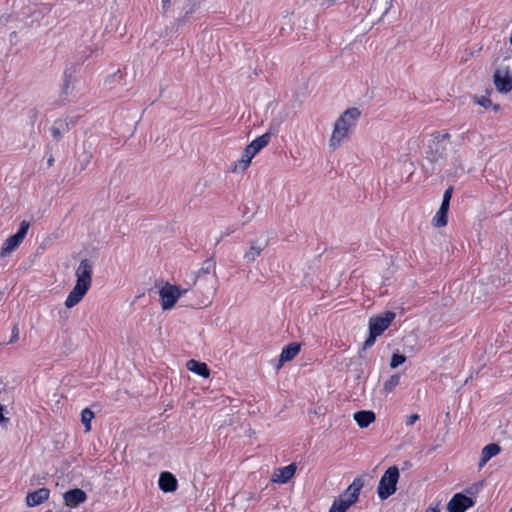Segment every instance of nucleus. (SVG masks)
<instances>
[{"label": "nucleus", "instance_id": "1", "mask_svg": "<svg viewBox=\"0 0 512 512\" xmlns=\"http://www.w3.org/2000/svg\"><path fill=\"white\" fill-rule=\"evenodd\" d=\"M160 9L166 28L184 29L193 15L202 9L201 0H161Z\"/></svg>", "mask_w": 512, "mask_h": 512}, {"label": "nucleus", "instance_id": "2", "mask_svg": "<svg viewBox=\"0 0 512 512\" xmlns=\"http://www.w3.org/2000/svg\"><path fill=\"white\" fill-rule=\"evenodd\" d=\"M361 112L358 108L352 107L347 109L335 121L332 135L329 139V146L333 150L339 148L341 143L348 138L351 129L356 125Z\"/></svg>", "mask_w": 512, "mask_h": 512}, {"label": "nucleus", "instance_id": "3", "mask_svg": "<svg viewBox=\"0 0 512 512\" xmlns=\"http://www.w3.org/2000/svg\"><path fill=\"white\" fill-rule=\"evenodd\" d=\"M426 149V159L431 163H437L444 159L447 154V147L451 135L448 132H434Z\"/></svg>", "mask_w": 512, "mask_h": 512}, {"label": "nucleus", "instance_id": "4", "mask_svg": "<svg viewBox=\"0 0 512 512\" xmlns=\"http://www.w3.org/2000/svg\"><path fill=\"white\" fill-rule=\"evenodd\" d=\"M393 0H373L367 15L363 18V28L372 29L380 23L392 7Z\"/></svg>", "mask_w": 512, "mask_h": 512}, {"label": "nucleus", "instance_id": "5", "mask_svg": "<svg viewBox=\"0 0 512 512\" xmlns=\"http://www.w3.org/2000/svg\"><path fill=\"white\" fill-rule=\"evenodd\" d=\"M398 479L399 469L397 466H391L384 472L377 488V494L381 500H386L396 492Z\"/></svg>", "mask_w": 512, "mask_h": 512}, {"label": "nucleus", "instance_id": "6", "mask_svg": "<svg viewBox=\"0 0 512 512\" xmlns=\"http://www.w3.org/2000/svg\"><path fill=\"white\" fill-rule=\"evenodd\" d=\"M279 128V122H272L266 133L254 139L250 144H248L245 147V149L247 150V154L255 156L258 152H260L264 147L268 145V143L271 140V137L279 132Z\"/></svg>", "mask_w": 512, "mask_h": 512}, {"label": "nucleus", "instance_id": "7", "mask_svg": "<svg viewBox=\"0 0 512 512\" xmlns=\"http://www.w3.org/2000/svg\"><path fill=\"white\" fill-rule=\"evenodd\" d=\"M187 289L182 290L177 285H171L166 283L159 291V295L161 298V306L163 310L171 309L180 296L185 293Z\"/></svg>", "mask_w": 512, "mask_h": 512}, {"label": "nucleus", "instance_id": "8", "mask_svg": "<svg viewBox=\"0 0 512 512\" xmlns=\"http://www.w3.org/2000/svg\"><path fill=\"white\" fill-rule=\"evenodd\" d=\"M493 82L500 93H509L512 90V72L509 67H498L494 72Z\"/></svg>", "mask_w": 512, "mask_h": 512}, {"label": "nucleus", "instance_id": "9", "mask_svg": "<svg viewBox=\"0 0 512 512\" xmlns=\"http://www.w3.org/2000/svg\"><path fill=\"white\" fill-rule=\"evenodd\" d=\"M92 265L88 259H83L76 269V286L89 290L92 282Z\"/></svg>", "mask_w": 512, "mask_h": 512}, {"label": "nucleus", "instance_id": "10", "mask_svg": "<svg viewBox=\"0 0 512 512\" xmlns=\"http://www.w3.org/2000/svg\"><path fill=\"white\" fill-rule=\"evenodd\" d=\"M396 314L392 311H387L369 320V331L380 336L395 319Z\"/></svg>", "mask_w": 512, "mask_h": 512}, {"label": "nucleus", "instance_id": "11", "mask_svg": "<svg viewBox=\"0 0 512 512\" xmlns=\"http://www.w3.org/2000/svg\"><path fill=\"white\" fill-rule=\"evenodd\" d=\"M475 505V501L462 493H456L447 505L449 512H465Z\"/></svg>", "mask_w": 512, "mask_h": 512}, {"label": "nucleus", "instance_id": "12", "mask_svg": "<svg viewBox=\"0 0 512 512\" xmlns=\"http://www.w3.org/2000/svg\"><path fill=\"white\" fill-rule=\"evenodd\" d=\"M63 498L67 506L75 508L86 501L87 494L80 488H74L66 491Z\"/></svg>", "mask_w": 512, "mask_h": 512}, {"label": "nucleus", "instance_id": "13", "mask_svg": "<svg viewBox=\"0 0 512 512\" xmlns=\"http://www.w3.org/2000/svg\"><path fill=\"white\" fill-rule=\"evenodd\" d=\"M79 64L78 63H70L67 64L66 69L63 75V87H62V95L65 98L70 94V85L75 82V74L78 72Z\"/></svg>", "mask_w": 512, "mask_h": 512}, {"label": "nucleus", "instance_id": "14", "mask_svg": "<svg viewBox=\"0 0 512 512\" xmlns=\"http://www.w3.org/2000/svg\"><path fill=\"white\" fill-rule=\"evenodd\" d=\"M362 357L363 356L360 352L359 356L350 358L349 362L347 363L348 372L351 373L357 383H360L365 379L364 370L362 367Z\"/></svg>", "mask_w": 512, "mask_h": 512}, {"label": "nucleus", "instance_id": "15", "mask_svg": "<svg viewBox=\"0 0 512 512\" xmlns=\"http://www.w3.org/2000/svg\"><path fill=\"white\" fill-rule=\"evenodd\" d=\"M268 241L259 242L254 240L250 242L249 250L244 254L243 258L247 264L253 263L259 257L262 251L267 247Z\"/></svg>", "mask_w": 512, "mask_h": 512}, {"label": "nucleus", "instance_id": "16", "mask_svg": "<svg viewBox=\"0 0 512 512\" xmlns=\"http://www.w3.org/2000/svg\"><path fill=\"white\" fill-rule=\"evenodd\" d=\"M300 351V344L293 342L282 349L276 369L279 370L285 362L291 361Z\"/></svg>", "mask_w": 512, "mask_h": 512}, {"label": "nucleus", "instance_id": "17", "mask_svg": "<svg viewBox=\"0 0 512 512\" xmlns=\"http://www.w3.org/2000/svg\"><path fill=\"white\" fill-rule=\"evenodd\" d=\"M50 495V490L48 488H39L33 492H30L26 496V504L29 507H34L45 502Z\"/></svg>", "mask_w": 512, "mask_h": 512}, {"label": "nucleus", "instance_id": "18", "mask_svg": "<svg viewBox=\"0 0 512 512\" xmlns=\"http://www.w3.org/2000/svg\"><path fill=\"white\" fill-rule=\"evenodd\" d=\"M158 485L163 492H174L178 482L172 473L165 471L160 474Z\"/></svg>", "mask_w": 512, "mask_h": 512}, {"label": "nucleus", "instance_id": "19", "mask_svg": "<svg viewBox=\"0 0 512 512\" xmlns=\"http://www.w3.org/2000/svg\"><path fill=\"white\" fill-rule=\"evenodd\" d=\"M364 486L362 477H356L348 488L340 496H348L347 500L356 502L358 500L361 489Z\"/></svg>", "mask_w": 512, "mask_h": 512}, {"label": "nucleus", "instance_id": "20", "mask_svg": "<svg viewBox=\"0 0 512 512\" xmlns=\"http://www.w3.org/2000/svg\"><path fill=\"white\" fill-rule=\"evenodd\" d=\"M216 263L213 258L204 261L202 267L199 269L194 277V284L200 283L202 278L211 275V279L215 278Z\"/></svg>", "mask_w": 512, "mask_h": 512}, {"label": "nucleus", "instance_id": "21", "mask_svg": "<svg viewBox=\"0 0 512 512\" xmlns=\"http://www.w3.org/2000/svg\"><path fill=\"white\" fill-rule=\"evenodd\" d=\"M295 472L296 465L294 463L278 468L273 475V481L276 483H287L293 477Z\"/></svg>", "mask_w": 512, "mask_h": 512}, {"label": "nucleus", "instance_id": "22", "mask_svg": "<svg viewBox=\"0 0 512 512\" xmlns=\"http://www.w3.org/2000/svg\"><path fill=\"white\" fill-rule=\"evenodd\" d=\"M375 419V413L371 410H360L354 414V420L360 428L368 427Z\"/></svg>", "mask_w": 512, "mask_h": 512}, {"label": "nucleus", "instance_id": "23", "mask_svg": "<svg viewBox=\"0 0 512 512\" xmlns=\"http://www.w3.org/2000/svg\"><path fill=\"white\" fill-rule=\"evenodd\" d=\"M86 293H87V290L75 285L74 288L69 292V294L65 300V306L67 308L74 307L83 299V297L86 295Z\"/></svg>", "mask_w": 512, "mask_h": 512}, {"label": "nucleus", "instance_id": "24", "mask_svg": "<svg viewBox=\"0 0 512 512\" xmlns=\"http://www.w3.org/2000/svg\"><path fill=\"white\" fill-rule=\"evenodd\" d=\"M501 448L496 443H490L486 445L481 452V457L479 460V467H483L492 457L499 454Z\"/></svg>", "mask_w": 512, "mask_h": 512}, {"label": "nucleus", "instance_id": "25", "mask_svg": "<svg viewBox=\"0 0 512 512\" xmlns=\"http://www.w3.org/2000/svg\"><path fill=\"white\" fill-rule=\"evenodd\" d=\"M187 369L201 377L208 378L210 370L206 363L191 359L186 364Z\"/></svg>", "mask_w": 512, "mask_h": 512}, {"label": "nucleus", "instance_id": "26", "mask_svg": "<svg viewBox=\"0 0 512 512\" xmlns=\"http://www.w3.org/2000/svg\"><path fill=\"white\" fill-rule=\"evenodd\" d=\"M21 243H22V240L16 234L11 235L3 243L1 250H0V257H5V256L9 255Z\"/></svg>", "mask_w": 512, "mask_h": 512}, {"label": "nucleus", "instance_id": "27", "mask_svg": "<svg viewBox=\"0 0 512 512\" xmlns=\"http://www.w3.org/2000/svg\"><path fill=\"white\" fill-rule=\"evenodd\" d=\"M71 123L72 122L69 121L68 119H64V120L59 119V120L55 121L54 124L52 125V127L50 128L53 138H55L56 140H59L61 138V135L63 132L69 131Z\"/></svg>", "mask_w": 512, "mask_h": 512}, {"label": "nucleus", "instance_id": "28", "mask_svg": "<svg viewBox=\"0 0 512 512\" xmlns=\"http://www.w3.org/2000/svg\"><path fill=\"white\" fill-rule=\"evenodd\" d=\"M448 211L449 207L440 205L439 210L437 211L436 215L434 216L432 223L435 227H444L447 225L448 222Z\"/></svg>", "mask_w": 512, "mask_h": 512}, {"label": "nucleus", "instance_id": "29", "mask_svg": "<svg viewBox=\"0 0 512 512\" xmlns=\"http://www.w3.org/2000/svg\"><path fill=\"white\" fill-rule=\"evenodd\" d=\"M353 504L354 502L348 501L347 499H344L343 496L339 495V497L332 503L330 509L334 510L335 512H346L347 509Z\"/></svg>", "mask_w": 512, "mask_h": 512}, {"label": "nucleus", "instance_id": "30", "mask_svg": "<svg viewBox=\"0 0 512 512\" xmlns=\"http://www.w3.org/2000/svg\"><path fill=\"white\" fill-rule=\"evenodd\" d=\"M122 81H123V75H122L120 70H117L116 72H114L113 74L108 75L105 78L104 86L107 89L112 90V89L115 88L114 84H122Z\"/></svg>", "mask_w": 512, "mask_h": 512}, {"label": "nucleus", "instance_id": "31", "mask_svg": "<svg viewBox=\"0 0 512 512\" xmlns=\"http://www.w3.org/2000/svg\"><path fill=\"white\" fill-rule=\"evenodd\" d=\"M253 157L254 156L247 154V150L244 149L241 158L234 164L233 172H236L238 170L244 171L251 163Z\"/></svg>", "mask_w": 512, "mask_h": 512}, {"label": "nucleus", "instance_id": "32", "mask_svg": "<svg viewBox=\"0 0 512 512\" xmlns=\"http://www.w3.org/2000/svg\"><path fill=\"white\" fill-rule=\"evenodd\" d=\"M94 418V413L89 409L85 408L81 413V421L85 426L86 431L91 430V421Z\"/></svg>", "mask_w": 512, "mask_h": 512}, {"label": "nucleus", "instance_id": "33", "mask_svg": "<svg viewBox=\"0 0 512 512\" xmlns=\"http://www.w3.org/2000/svg\"><path fill=\"white\" fill-rule=\"evenodd\" d=\"M400 383V376L398 374L392 375L385 383H384V391L389 393L391 392L397 385Z\"/></svg>", "mask_w": 512, "mask_h": 512}, {"label": "nucleus", "instance_id": "34", "mask_svg": "<svg viewBox=\"0 0 512 512\" xmlns=\"http://www.w3.org/2000/svg\"><path fill=\"white\" fill-rule=\"evenodd\" d=\"M406 361V357L403 354L394 353L392 355L391 361H390V367L392 369L397 368L399 365L403 364Z\"/></svg>", "mask_w": 512, "mask_h": 512}, {"label": "nucleus", "instance_id": "35", "mask_svg": "<svg viewBox=\"0 0 512 512\" xmlns=\"http://www.w3.org/2000/svg\"><path fill=\"white\" fill-rule=\"evenodd\" d=\"M477 104L484 107V108H489V107H493V109L495 111H497L500 106L498 104L496 105H493L492 101L488 98V97H485V96H481L479 98H477Z\"/></svg>", "mask_w": 512, "mask_h": 512}, {"label": "nucleus", "instance_id": "36", "mask_svg": "<svg viewBox=\"0 0 512 512\" xmlns=\"http://www.w3.org/2000/svg\"><path fill=\"white\" fill-rule=\"evenodd\" d=\"M377 337H378V335H376L372 331H369V336L363 343V346H362V349L360 352L362 353V352L366 351L368 348L372 347L374 345Z\"/></svg>", "mask_w": 512, "mask_h": 512}, {"label": "nucleus", "instance_id": "37", "mask_svg": "<svg viewBox=\"0 0 512 512\" xmlns=\"http://www.w3.org/2000/svg\"><path fill=\"white\" fill-rule=\"evenodd\" d=\"M29 226H30V223L24 220L20 223V227H19L18 231L15 233L22 241L24 240V238L28 232Z\"/></svg>", "mask_w": 512, "mask_h": 512}, {"label": "nucleus", "instance_id": "38", "mask_svg": "<svg viewBox=\"0 0 512 512\" xmlns=\"http://www.w3.org/2000/svg\"><path fill=\"white\" fill-rule=\"evenodd\" d=\"M452 193H453V187L450 186L448 187L444 194H443V198H442V203L441 205H444V206H450V201H451V198H452Z\"/></svg>", "mask_w": 512, "mask_h": 512}, {"label": "nucleus", "instance_id": "39", "mask_svg": "<svg viewBox=\"0 0 512 512\" xmlns=\"http://www.w3.org/2000/svg\"><path fill=\"white\" fill-rule=\"evenodd\" d=\"M337 0H316V4L322 8H329L335 4Z\"/></svg>", "mask_w": 512, "mask_h": 512}, {"label": "nucleus", "instance_id": "40", "mask_svg": "<svg viewBox=\"0 0 512 512\" xmlns=\"http://www.w3.org/2000/svg\"><path fill=\"white\" fill-rule=\"evenodd\" d=\"M18 338H19V328L17 325H14L9 343H14Z\"/></svg>", "mask_w": 512, "mask_h": 512}, {"label": "nucleus", "instance_id": "41", "mask_svg": "<svg viewBox=\"0 0 512 512\" xmlns=\"http://www.w3.org/2000/svg\"><path fill=\"white\" fill-rule=\"evenodd\" d=\"M417 420H419V415L418 414H411L407 420H406V425L407 426H411L413 425Z\"/></svg>", "mask_w": 512, "mask_h": 512}, {"label": "nucleus", "instance_id": "42", "mask_svg": "<svg viewBox=\"0 0 512 512\" xmlns=\"http://www.w3.org/2000/svg\"><path fill=\"white\" fill-rule=\"evenodd\" d=\"M3 410H4V406L2 404H0V423L3 421H8V419L3 416Z\"/></svg>", "mask_w": 512, "mask_h": 512}, {"label": "nucleus", "instance_id": "43", "mask_svg": "<svg viewBox=\"0 0 512 512\" xmlns=\"http://www.w3.org/2000/svg\"><path fill=\"white\" fill-rule=\"evenodd\" d=\"M426 512H440L438 506L435 507H429Z\"/></svg>", "mask_w": 512, "mask_h": 512}, {"label": "nucleus", "instance_id": "44", "mask_svg": "<svg viewBox=\"0 0 512 512\" xmlns=\"http://www.w3.org/2000/svg\"><path fill=\"white\" fill-rule=\"evenodd\" d=\"M53 163H54V158H53V156H50V157L48 158V160H47V164H48V166H52V165H53Z\"/></svg>", "mask_w": 512, "mask_h": 512}, {"label": "nucleus", "instance_id": "45", "mask_svg": "<svg viewBox=\"0 0 512 512\" xmlns=\"http://www.w3.org/2000/svg\"><path fill=\"white\" fill-rule=\"evenodd\" d=\"M229 234H230V232H229V231H226V233H225V234H222V235L220 236V238H219V239H217V241H216V245H217V244H219V242L221 241V239H222L224 236H228Z\"/></svg>", "mask_w": 512, "mask_h": 512}, {"label": "nucleus", "instance_id": "46", "mask_svg": "<svg viewBox=\"0 0 512 512\" xmlns=\"http://www.w3.org/2000/svg\"><path fill=\"white\" fill-rule=\"evenodd\" d=\"M85 161H86V162H89V161H90V156H89V155H86Z\"/></svg>", "mask_w": 512, "mask_h": 512}, {"label": "nucleus", "instance_id": "47", "mask_svg": "<svg viewBox=\"0 0 512 512\" xmlns=\"http://www.w3.org/2000/svg\"><path fill=\"white\" fill-rule=\"evenodd\" d=\"M79 53H83L85 54L86 53V50H80Z\"/></svg>", "mask_w": 512, "mask_h": 512}, {"label": "nucleus", "instance_id": "48", "mask_svg": "<svg viewBox=\"0 0 512 512\" xmlns=\"http://www.w3.org/2000/svg\"><path fill=\"white\" fill-rule=\"evenodd\" d=\"M509 42H510V44L512 45V34H511V37H510Z\"/></svg>", "mask_w": 512, "mask_h": 512}, {"label": "nucleus", "instance_id": "49", "mask_svg": "<svg viewBox=\"0 0 512 512\" xmlns=\"http://www.w3.org/2000/svg\"><path fill=\"white\" fill-rule=\"evenodd\" d=\"M46 512H52V511H51V510H49V511H46Z\"/></svg>", "mask_w": 512, "mask_h": 512}]
</instances>
